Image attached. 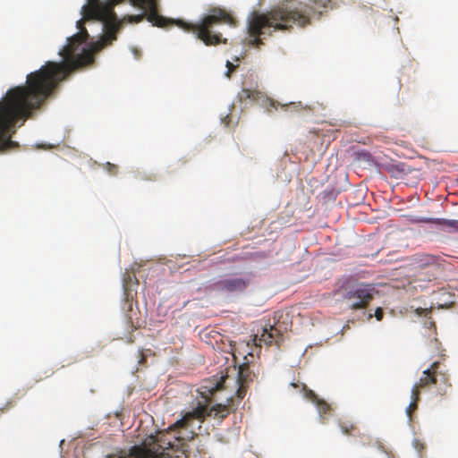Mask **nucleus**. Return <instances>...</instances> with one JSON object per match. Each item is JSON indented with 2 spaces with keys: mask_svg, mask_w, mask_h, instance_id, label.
Wrapping results in <instances>:
<instances>
[{
  "mask_svg": "<svg viewBox=\"0 0 458 458\" xmlns=\"http://www.w3.org/2000/svg\"><path fill=\"white\" fill-rule=\"evenodd\" d=\"M251 381L252 375L249 365L246 363L241 365L238 372V383L249 385Z\"/></svg>",
  "mask_w": 458,
  "mask_h": 458,
  "instance_id": "11",
  "label": "nucleus"
},
{
  "mask_svg": "<svg viewBox=\"0 0 458 458\" xmlns=\"http://www.w3.org/2000/svg\"><path fill=\"white\" fill-rule=\"evenodd\" d=\"M238 98L242 104L245 105L266 99L273 107H276L275 102L272 99L267 98L261 91L257 89H242L238 93Z\"/></svg>",
  "mask_w": 458,
  "mask_h": 458,
  "instance_id": "8",
  "label": "nucleus"
},
{
  "mask_svg": "<svg viewBox=\"0 0 458 458\" xmlns=\"http://www.w3.org/2000/svg\"><path fill=\"white\" fill-rule=\"evenodd\" d=\"M332 8L331 0H285L265 13H253L248 21V45L263 44L261 37L278 30H289L293 25L303 28L321 9Z\"/></svg>",
  "mask_w": 458,
  "mask_h": 458,
  "instance_id": "2",
  "label": "nucleus"
},
{
  "mask_svg": "<svg viewBox=\"0 0 458 458\" xmlns=\"http://www.w3.org/2000/svg\"><path fill=\"white\" fill-rule=\"evenodd\" d=\"M412 445L417 450L419 455L422 457L425 451V444L420 439L415 438L412 442Z\"/></svg>",
  "mask_w": 458,
  "mask_h": 458,
  "instance_id": "18",
  "label": "nucleus"
},
{
  "mask_svg": "<svg viewBox=\"0 0 458 458\" xmlns=\"http://www.w3.org/2000/svg\"><path fill=\"white\" fill-rule=\"evenodd\" d=\"M438 369L439 362H433L429 368L422 372L419 381L414 384L411 389V402L407 408V413L410 417L412 411L417 409L421 389L436 385L437 386V394L443 397L451 387L448 375L438 371Z\"/></svg>",
  "mask_w": 458,
  "mask_h": 458,
  "instance_id": "5",
  "label": "nucleus"
},
{
  "mask_svg": "<svg viewBox=\"0 0 458 458\" xmlns=\"http://www.w3.org/2000/svg\"><path fill=\"white\" fill-rule=\"evenodd\" d=\"M249 385L239 383V387L236 391V397L238 399V402H241L247 394Z\"/></svg>",
  "mask_w": 458,
  "mask_h": 458,
  "instance_id": "15",
  "label": "nucleus"
},
{
  "mask_svg": "<svg viewBox=\"0 0 458 458\" xmlns=\"http://www.w3.org/2000/svg\"><path fill=\"white\" fill-rule=\"evenodd\" d=\"M106 169L111 175H115L118 173V166L111 163L106 164Z\"/></svg>",
  "mask_w": 458,
  "mask_h": 458,
  "instance_id": "19",
  "label": "nucleus"
},
{
  "mask_svg": "<svg viewBox=\"0 0 458 458\" xmlns=\"http://www.w3.org/2000/svg\"><path fill=\"white\" fill-rule=\"evenodd\" d=\"M250 284L247 274L227 276L213 284L214 290L228 293H242Z\"/></svg>",
  "mask_w": 458,
  "mask_h": 458,
  "instance_id": "7",
  "label": "nucleus"
},
{
  "mask_svg": "<svg viewBox=\"0 0 458 458\" xmlns=\"http://www.w3.org/2000/svg\"><path fill=\"white\" fill-rule=\"evenodd\" d=\"M417 264L420 267H437L439 266V259L433 255L422 254L418 257Z\"/></svg>",
  "mask_w": 458,
  "mask_h": 458,
  "instance_id": "10",
  "label": "nucleus"
},
{
  "mask_svg": "<svg viewBox=\"0 0 458 458\" xmlns=\"http://www.w3.org/2000/svg\"><path fill=\"white\" fill-rule=\"evenodd\" d=\"M147 18V14L145 13L138 15H128L123 18V20H127L129 22H134L139 23L144 20V18Z\"/></svg>",
  "mask_w": 458,
  "mask_h": 458,
  "instance_id": "16",
  "label": "nucleus"
},
{
  "mask_svg": "<svg viewBox=\"0 0 458 458\" xmlns=\"http://www.w3.org/2000/svg\"><path fill=\"white\" fill-rule=\"evenodd\" d=\"M292 386H293V387H297V386H298V385H297V384H295V383H292Z\"/></svg>",
  "mask_w": 458,
  "mask_h": 458,
  "instance_id": "24",
  "label": "nucleus"
},
{
  "mask_svg": "<svg viewBox=\"0 0 458 458\" xmlns=\"http://www.w3.org/2000/svg\"><path fill=\"white\" fill-rule=\"evenodd\" d=\"M425 222L434 223L438 225H443L444 227L449 228L453 231H458V220L453 219H428L424 220Z\"/></svg>",
  "mask_w": 458,
  "mask_h": 458,
  "instance_id": "12",
  "label": "nucleus"
},
{
  "mask_svg": "<svg viewBox=\"0 0 458 458\" xmlns=\"http://www.w3.org/2000/svg\"><path fill=\"white\" fill-rule=\"evenodd\" d=\"M9 405H11V403H8L6 404V407H5V408H1V409H0V413L4 412V411L8 409Z\"/></svg>",
  "mask_w": 458,
  "mask_h": 458,
  "instance_id": "22",
  "label": "nucleus"
},
{
  "mask_svg": "<svg viewBox=\"0 0 458 458\" xmlns=\"http://www.w3.org/2000/svg\"><path fill=\"white\" fill-rule=\"evenodd\" d=\"M338 424L342 432L345 435H352L353 432L356 430L355 425L351 423L350 421L339 420Z\"/></svg>",
  "mask_w": 458,
  "mask_h": 458,
  "instance_id": "13",
  "label": "nucleus"
},
{
  "mask_svg": "<svg viewBox=\"0 0 458 458\" xmlns=\"http://www.w3.org/2000/svg\"><path fill=\"white\" fill-rule=\"evenodd\" d=\"M119 0L106 3L93 0L83 5V19L77 21L80 31L67 38V45L60 51L63 62H47L39 70L27 75L24 86L7 90L11 101L29 118L32 112L53 94L55 88L71 72L94 63V53L116 40L120 30L114 6Z\"/></svg>",
  "mask_w": 458,
  "mask_h": 458,
  "instance_id": "1",
  "label": "nucleus"
},
{
  "mask_svg": "<svg viewBox=\"0 0 458 458\" xmlns=\"http://www.w3.org/2000/svg\"><path fill=\"white\" fill-rule=\"evenodd\" d=\"M280 337V332L277 328L270 326L269 328H264L263 333L259 338V342L264 343L265 344H271L273 342L277 344L278 338Z\"/></svg>",
  "mask_w": 458,
  "mask_h": 458,
  "instance_id": "9",
  "label": "nucleus"
},
{
  "mask_svg": "<svg viewBox=\"0 0 458 458\" xmlns=\"http://www.w3.org/2000/svg\"><path fill=\"white\" fill-rule=\"evenodd\" d=\"M316 405L320 414H326L330 410L329 404L320 399L316 403Z\"/></svg>",
  "mask_w": 458,
  "mask_h": 458,
  "instance_id": "17",
  "label": "nucleus"
},
{
  "mask_svg": "<svg viewBox=\"0 0 458 458\" xmlns=\"http://www.w3.org/2000/svg\"><path fill=\"white\" fill-rule=\"evenodd\" d=\"M302 391L304 392V396L312 403H316L318 401L317 394L312 390L308 389L304 384L302 385Z\"/></svg>",
  "mask_w": 458,
  "mask_h": 458,
  "instance_id": "14",
  "label": "nucleus"
},
{
  "mask_svg": "<svg viewBox=\"0 0 458 458\" xmlns=\"http://www.w3.org/2000/svg\"><path fill=\"white\" fill-rule=\"evenodd\" d=\"M373 288L366 284L351 287L344 295L349 308L352 310L365 309L373 300Z\"/></svg>",
  "mask_w": 458,
  "mask_h": 458,
  "instance_id": "6",
  "label": "nucleus"
},
{
  "mask_svg": "<svg viewBox=\"0 0 458 458\" xmlns=\"http://www.w3.org/2000/svg\"><path fill=\"white\" fill-rule=\"evenodd\" d=\"M226 67L228 68V71L226 72V76L230 77V73L233 72L236 69V65L233 64L230 61L226 62Z\"/></svg>",
  "mask_w": 458,
  "mask_h": 458,
  "instance_id": "20",
  "label": "nucleus"
},
{
  "mask_svg": "<svg viewBox=\"0 0 458 458\" xmlns=\"http://www.w3.org/2000/svg\"><path fill=\"white\" fill-rule=\"evenodd\" d=\"M433 344L436 345V347H437L439 343L437 338L434 339Z\"/></svg>",
  "mask_w": 458,
  "mask_h": 458,
  "instance_id": "23",
  "label": "nucleus"
},
{
  "mask_svg": "<svg viewBox=\"0 0 458 458\" xmlns=\"http://www.w3.org/2000/svg\"><path fill=\"white\" fill-rule=\"evenodd\" d=\"M374 316L376 317L377 320L380 321L383 318L384 311L381 308H377L375 310Z\"/></svg>",
  "mask_w": 458,
  "mask_h": 458,
  "instance_id": "21",
  "label": "nucleus"
},
{
  "mask_svg": "<svg viewBox=\"0 0 458 458\" xmlns=\"http://www.w3.org/2000/svg\"><path fill=\"white\" fill-rule=\"evenodd\" d=\"M28 119L22 110L11 101L8 92L0 100V151H6L18 147L16 141L12 140V135L15 133V125L19 121Z\"/></svg>",
  "mask_w": 458,
  "mask_h": 458,
  "instance_id": "4",
  "label": "nucleus"
},
{
  "mask_svg": "<svg viewBox=\"0 0 458 458\" xmlns=\"http://www.w3.org/2000/svg\"><path fill=\"white\" fill-rule=\"evenodd\" d=\"M140 7L147 14V20L154 26L165 28L168 25L176 24L187 31H191L207 46H215L219 43H226V38L222 39L221 33H213L212 29L218 24L226 23L235 27V19L225 10L214 8L198 24L186 23L182 21H174L159 15L156 0H136Z\"/></svg>",
  "mask_w": 458,
  "mask_h": 458,
  "instance_id": "3",
  "label": "nucleus"
}]
</instances>
